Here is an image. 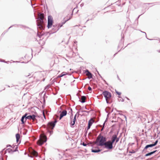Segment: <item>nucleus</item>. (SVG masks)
I'll return each instance as SVG.
<instances>
[{"instance_id": "obj_1", "label": "nucleus", "mask_w": 160, "mask_h": 160, "mask_svg": "<svg viewBox=\"0 0 160 160\" xmlns=\"http://www.w3.org/2000/svg\"><path fill=\"white\" fill-rule=\"evenodd\" d=\"M57 121L55 120L54 121H51L49 122L47 125V134H49V136H50L53 133V129L54 128Z\"/></svg>"}, {"instance_id": "obj_2", "label": "nucleus", "mask_w": 160, "mask_h": 160, "mask_svg": "<svg viewBox=\"0 0 160 160\" xmlns=\"http://www.w3.org/2000/svg\"><path fill=\"white\" fill-rule=\"evenodd\" d=\"M41 16L37 20V24L38 27L42 28V26L45 24L46 22V20L44 18V14L43 13L40 14Z\"/></svg>"}, {"instance_id": "obj_3", "label": "nucleus", "mask_w": 160, "mask_h": 160, "mask_svg": "<svg viewBox=\"0 0 160 160\" xmlns=\"http://www.w3.org/2000/svg\"><path fill=\"white\" fill-rule=\"evenodd\" d=\"M102 94L105 98L107 103H111L112 102V94L111 92L106 90H105L102 92Z\"/></svg>"}, {"instance_id": "obj_4", "label": "nucleus", "mask_w": 160, "mask_h": 160, "mask_svg": "<svg viewBox=\"0 0 160 160\" xmlns=\"http://www.w3.org/2000/svg\"><path fill=\"white\" fill-rule=\"evenodd\" d=\"M107 139L105 137L101 136L100 139H98L96 142V144L98 146H102L106 142Z\"/></svg>"}, {"instance_id": "obj_5", "label": "nucleus", "mask_w": 160, "mask_h": 160, "mask_svg": "<svg viewBox=\"0 0 160 160\" xmlns=\"http://www.w3.org/2000/svg\"><path fill=\"white\" fill-rule=\"evenodd\" d=\"M158 142V140H156L153 143L148 144L146 145L144 148L143 149L142 151V152L146 153L147 152H148V151H146V150L149 148H152L156 146Z\"/></svg>"}, {"instance_id": "obj_6", "label": "nucleus", "mask_w": 160, "mask_h": 160, "mask_svg": "<svg viewBox=\"0 0 160 160\" xmlns=\"http://www.w3.org/2000/svg\"><path fill=\"white\" fill-rule=\"evenodd\" d=\"M104 146H105V148L108 149H111L113 148V144L111 142L110 140L106 142Z\"/></svg>"}, {"instance_id": "obj_7", "label": "nucleus", "mask_w": 160, "mask_h": 160, "mask_svg": "<svg viewBox=\"0 0 160 160\" xmlns=\"http://www.w3.org/2000/svg\"><path fill=\"white\" fill-rule=\"evenodd\" d=\"M40 145H42L46 142L47 140V138L45 135H40L39 137Z\"/></svg>"}, {"instance_id": "obj_8", "label": "nucleus", "mask_w": 160, "mask_h": 160, "mask_svg": "<svg viewBox=\"0 0 160 160\" xmlns=\"http://www.w3.org/2000/svg\"><path fill=\"white\" fill-rule=\"evenodd\" d=\"M53 23V18L51 16H49L48 17L47 27L48 28H51Z\"/></svg>"}, {"instance_id": "obj_9", "label": "nucleus", "mask_w": 160, "mask_h": 160, "mask_svg": "<svg viewBox=\"0 0 160 160\" xmlns=\"http://www.w3.org/2000/svg\"><path fill=\"white\" fill-rule=\"evenodd\" d=\"M29 114L26 112L24 115L22 116L21 118V124H25L27 119V115H28Z\"/></svg>"}, {"instance_id": "obj_10", "label": "nucleus", "mask_w": 160, "mask_h": 160, "mask_svg": "<svg viewBox=\"0 0 160 160\" xmlns=\"http://www.w3.org/2000/svg\"><path fill=\"white\" fill-rule=\"evenodd\" d=\"M14 147H15V149L14 150H13L11 149L10 148H8L6 150V152L4 153V154L6 153V152H11L12 153H13L14 152H16V151H18V146L17 145H15Z\"/></svg>"}, {"instance_id": "obj_11", "label": "nucleus", "mask_w": 160, "mask_h": 160, "mask_svg": "<svg viewBox=\"0 0 160 160\" xmlns=\"http://www.w3.org/2000/svg\"><path fill=\"white\" fill-rule=\"evenodd\" d=\"M76 117H77V114H76L74 115V118L73 119V120L72 119V120H71L70 121L71 122L70 123V126L71 127H72V126H74L75 124V122L76 120Z\"/></svg>"}, {"instance_id": "obj_12", "label": "nucleus", "mask_w": 160, "mask_h": 160, "mask_svg": "<svg viewBox=\"0 0 160 160\" xmlns=\"http://www.w3.org/2000/svg\"><path fill=\"white\" fill-rule=\"evenodd\" d=\"M27 118L29 120H36V116L34 114H32V115H27Z\"/></svg>"}, {"instance_id": "obj_13", "label": "nucleus", "mask_w": 160, "mask_h": 160, "mask_svg": "<svg viewBox=\"0 0 160 160\" xmlns=\"http://www.w3.org/2000/svg\"><path fill=\"white\" fill-rule=\"evenodd\" d=\"M101 151V149H100L98 147L91 149L92 152L94 153H98L100 152Z\"/></svg>"}, {"instance_id": "obj_14", "label": "nucleus", "mask_w": 160, "mask_h": 160, "mask_svg": "<svg viewBox=\"0 0 160 160\" xmlns=\"http://www.w3.org/2000/svg\"><path fill=\"white\" fill-rule=\"evenodd\" d=\"M116 138V133L112 135L111 138V142L113 144L114 142H115Z\"/></svg>"}, {"instance_id": "obj_15", "label": "nucleus", "mask_w": 160, "mask_h": 160, "mask_svg": "<svg viewBox=\"0 0 160 160\" xmlns=\"http://www.w3.org/2000/svg\"><path fill=\"white\" fill-rule=\"evenodd\" d=\"M16 138L17 142L18 143V144H20L21 142V140H20V136L19 133H18L16 134Z\"/></svg>"}, {"instance_id": "obj_16", "label": "nucleus", "mask_w": 160, "mask_h": 160, "mask_svg": "<svg viewBox=\"0 0 160 160\" xmlns=\"http://www.w3.org/2000/svg\"><path fill=\"white\" fill-rule=\"evenodd\" d=\"M59 28L57 26V25H54L52 26V30H53V33L56 32L59 30Z\"/></svg>"}, {"instance_id": "obj_17", "label": "nucleus", "mask_w": 160, "mask_h": 160, "mask_svg": "<svg viewBox=\"0 0 160 160\" xmlns=\"http://www.w3.org/2000/svg\"><path fill=\"white\" fill-rule=\"evenodd\" d=\"M157 151H158V150H154L152 151L151 152H148V153L146 154L145 155V157H148V156H150L151 155H152V154L155 153Z\"/></svg>"}, {"instance_id": "obj_18", "label": "nucleus", "mask_w": 160, "mask_h": 160, "mask_svg": "<svg viewBox=\"0 0 160 160\" xmlns=\"http://www.w3.org/2000/svg\"><path fill=\"white\" fill-rule=\"evenodd\" d=\"M96 127L98 130H100L101 131H102L104 128V126L102 127V126L100 124L97 125Z\"/></svg>"}, {"instance_id": "obj_19", "label": "nucleus", "mask_w": 160, "mask_h": 160, "mask_svg": "<svg viewBox=\"0 0 160 160\" xmlns=\"http://www.w3.org/2000/svg\"><path fill=\"white\" fill-rule=\"evenodd\" d=\"M83 73L87 76L91 75L92 74L88 69H86V70L83 71Z\"/></svg>"}, {"instance_id": "obj_20", "label": "nucleus", "mask_w": 160, "mask_h": 160, "mask_svg": "<svg viewBox=\"0 0 160 160\" xmlns=\"http://www.w3.org/2000/svg\"><path fill=\"white\" fill-rule=\"evenodd\" d=\"M91 119L88 122V126L87 127V130H88L91 128V126L92 125L93 122H91Z\"/></svg>"}, {"instance_id": "obj_21", "label": "nucleus", "mask_w": 160, "mask_h": 160, "mask_svg": "<svg viewBox=\"0 0 160 160\" xmlns=\"http://www.w3.org/2000/svg\"><path fill=\"white\" fill-rule=\"evenodd\" d=\"M124 37H122L120 41V42L119 43V44L118 46V48H119V47H121L122 45L123 44V43L124 42Z\"/></svg>"}, {"instance_id": "obj_22", "label": "nucleus", "mask_w": 160, "mask_h": 160, "mask_svg": "<svg viewBox=\"0 0 160 160\" xmlns=\"http://www.w3.org/2000/svg\"><path fill=\"white\" fill-rule=\"evenodd\" d=\"M86 97L85 96H82L81 97V100H80L79 101L82 103H84L86 102Z\"/></svg>"}, {"instance_id": "obj_23", "label": "nucleus", "mask_w": 160, "mask_h": 160, "mask_svg": "<svg viewBox=\"0 0 160 160\" xmlns=\"http://www.w3.org/2000/svg\"><path fill=\"white\" fill-rule=\"evenodd\" d=\"M68 73L66 72H63L60 74L57 77L60 78L61 77H62L65 75H68Z\"/></svg>"}, {"instance_id": "obj_24", "label": "nucleus", "mask_w": 160, "mask_h": 160, "mask_svg": "<svg viewBox=\"0 0 160 160\" xmlns=\"http://www.w3.org/2000/svg\"><path fill=\"white\" fill-rule=\"evenodd\" d=\"M60 114L63 117L66 116L67 113V112L66 110H64L62 112L60 111Z\"/></svg>"}, {"instance_id": "obj_25", "label": "nucleus", "mask_w": 160, "mask_h": 160, "mask_svg": "<svg viewBox=\"0 0 160 160\" xmlns=\"http://www.w3.org/2000/svg\"><path fill=\"white\" fill-rule=\"evenodd\" d=\"M118 132H117L116 133V138L115 142V144H116L119 141V138L118 137Z\"/></svg>"}, {"instance_id": "obj_26", "label": "nucleus", "mask_w": 160, "mask_h": 160, "mask_svg": "<svg viewBox=\"0 0 160 160\" xmlns=\"http://www.w3.org/2000/svg\"><path fill=\"white\" fill-rule=\"evenodd\" d=\"M118 98H120V99H118V101L120 102V101H121L122 102H123L124 101V99H123L122 98L121 96H118Z\"/></svg>"}, {"instance_id": "obj_27", "label": "nucleus", "mask_w": 160, "mask_h": 160, "mask_svg": "<svg viewBox=\"0 0 160 160\" xmlns=\"http://www.w3.org/2000/svg\"><path fill=\"white\" fill-rule=\"evenodd\" d=\"M33 154L34 156H38V152L36 151L35 150H33Z\"/></svg>"}, {"instance_id": "obj_28", "label": "nucleus", "mask_w": 160, "mask_h": 160, "mask_svg": "<svg viewBox=\"0 0 160 160\" xmlns=\"http://www.w3.org/2000/svg\"><path fill=\"white\" fill-rule=\"evenodd\" d=\"M102 94H101L100 95L97 96V98L99 99H102L103 98Z\"/></svg>"}, {"instance_id": "obj_29", "label": "nucleus", "mask_w": 160, "mask_h": 160, "mask_svg": "<svg viewBox=\"0 0 160 160\" xmlns=\"http://www.w3.org/2000/svg\"><path fill=\"white\" fill-rule=\"evenodd\" d=\"M140 31H141V32H142L145 33V36H146V38L147 39H148V40H153V39H150L148 38L147 37V36L146 33L145 32L142 31H141V30H140Z\"/></svg>"}, {"instance_id": "obj_30", "label": "nucleus", "mask_w": 160, "mask_h": 160, "mask_svg": "<svg viewBox=\"0 0 160 160\" xmlns=\"http://www.w3.org/2000/svg\"><path fill=\"white\" fill-rule=\"evenodd\" d=\"M142 14H141V15H139L138 17V18L136 19V20H135V22H137V24L138 25V18L141 15H142Z\"/></svg>"}, {"instance_id": "obj_31", "label": "nucleus", "mask_w": 160, "mask_h": 160, "mask_svg": "<svg viewBox=\"0 0 160 160\" xmlns=\"http://www.w3.org/2000/svg\"><path fill=\"white\" fill-rule=\"evenodd\" d=\"M115 92L118 95H119V96H120L121 94V92L118 91L116 90H115Z\"/></svg>"}, {"instance_id": "obj_32", "label": "nucleus", "mask_w": 160, "mask_h": 160, "mask_svg": "<svg viewBox=\"0 0 160 160\" xmlns=\"http://www.w3.org/2000/svg\"><path fill=\"white\" fill-rule=\"evenodd\" d=\"M93 74L91 75L88 76V77L87 78H88L89 79H90L91 78H93Z\"/></svg>"}, {"instance_id": "obj_33", "label": "nucleus", "mask_w": 160, "mask_h": 160, "mask_svg": "<svg viewBox=\"0 0 160 160\" xmlns=\"http://www.w3.org/2000/svg\"><path fill=\"white\" fill-rule=\"evenodd\" d=\"M63 25L61 23H59L58 25H57V26L59 29H60V28Z\"/></svg>"}, {"instance_id": "obj_34", "label": "nucleus", "mask_w": 160, "mask_h": 160, "mask_svg": "<svg viewBox=\"0 0 160 160\" xmlns=\"http://www.w3.org/2000/svg\"><path fill=\"white\" fill-rule=\"evenodd\" d=\"M50 87V85H47L45 87V88H44V89H48L49 87Z\"/></svg>"}, {"instance_id": "obj_35", "label": "nucleus", "mask_w": 160, "mask_h": 160, "mask_svg": "<svg viewBox=\"0 0 160 160\" xmlns=\"http://www.w3.org/2000/svg\"><path fill=\"white\" fill-rule=\"evenodd\" d=\"M70 120H72L73 118V113L72 112L70 117Z\"/></svg>"}, {"instance_id": "obj_36", "label": "nucleus", "mask_w": 160, "mask_h": 160, "mask_svg": "<svg viewBox=\"0 0 160 160\" xmlns=\"http://www.w3.org/2000/svg\"><path fill=\"white\" fill-rule=\"evenodd\" d=\"M81 144L84 146H86L88 145L87 144L85 143L84 142H83Z\"/></svg>"}, {"instance_id": "obj_37", "label": "nucleus", "mask_w": 160, "mask_h": 160, "mask_svg": "<svg viewBox=\"0 0 160 160\" xmlns=\"http://www.w3.org/2000/svg\"><path fill=\"white\" fill-rule=\"evenodd\" d=\"M8 32V30L5 31L2 34V36H3L7 32Z\"/></svg>"}, {"instance_id": "obj_38", "label": "nucleus", "mask_w": 160, "mask_h": 160, "mask_svg": "<svg viewBox=\"0 0 160 160\" xmlns=\"http://www.w3.org/2000/svg\"><path fill=\"white\" fill-rule=\"evenodd\" d=\"M43 104H45V98L44 96H43Z\"/></svg>"}, {"instance_id": "obj_39", "label": "nucleus", "mask_w": 160, "mask_h": 160, "mask_svg": "<svg viewBox=\"0 0 160 160\" xmlns=\"http://www.w3.org/2000/svg\"><path fill=\"white\" fill-rule=\"evenodd\" d=\"M67 109H68V110H70V111L71 112V113L72 112H72H73V111H72V108H67Z\"/></svg>"}, {"instance_id": "obj_40", "label": "nucleus", "mask_w": 160, "mask_h": 160, "mask_svg": "<svg viewBox=\"0 0 160 160\" xmlns=\"http://www.w3.org/2000/svg\"><path fill=\"white\" fill-rule=\"evenodd\" d=\"M88 130H87V129H86L85 130L84 135L85 136H86L87 135V133H88Z\"/></svg>"}, {"instance_id": "obj_41", "label": "nucleus", "mask_w": 160, "mask_h": 160, "mask_svg": "<svg viewBox=\"0 0 160 160\" xmlns=\"http://www.w3.org/2000/svg\"><path fill=\"white\" fill-rule=\"evenodd\" d=\"M135 152H136V151H134V150H132V151H130L129 152V153H135Z\"/></svg>"}, {"instance_id": "obj_42", "label": "nucleus", "mask_w": 160, "mask_h": 160, "mask_svg": "<svg viewBox=\"0 0 160 160\" xmlns=\"http://www.w3.org/2000/svg\"><path fill=\"white\" fill-rule=\"evenodd\" d=\"M70 19V18H69V19H68L67 20L65 21H63V22H62L61 24H62V25H63V24H64L67 21H68V20Z\"/></svg>"}, {"instance_id": "obj_43", "label": "nucleus", "mask_w": 160, "mask_h": 160, "mask_svg": "<svg viewBox=\"0 0 160 160\" xmlns=\"http://www.w3.org/2000/svg\"><path fill=\"white\" fill-rule=\"evenodd\" d=\"M88 89L89 91H92V88L91 87H90V86H89L88 87Z\"/></svg>"}, {"instance_id": "obj_44", "label": "nucleus", "mask_w": 160, "mask_h": 160, "mask_svg": "<svg viewBox=\"0 0 160 160\" xmlns=\"http://www.w3.org/2000/svg\"><path fill=\"white\" fill-rule=\"evenodd\" d=\"M150 148H148V149H147L146 150V151H148V152H149V151H152V149H151Z\"/></svg>"}, {"instance_id": "obj_45", "label": "nucleus", "mask_w": 160, "mask_h": 160, "mask_svg": "<svg viewBox=\"0 0 160 160\" xmlns=\"http://www.w3.org/2000/svg\"><path fill=\"white\" fill-rule=\"evenodd\" d=\"M154 3H144L145 4H148V5H150V4H152V5H153L154 4H153Z\"/></svg>"}, {"instance_id": "obj_46", "label": "nucleus", "mask_w": 160, "mask_h": 160, "mask_svg": "<svg viewBox=\"0 0 160 160\" xmlns=\"http://www.w3.org/2000/svg\"><path fill=\"white\" fill-rule=\"evenodd\" d=\"M63 117V116L61 115V114L60 115V117L59 118V120H61Z\"/></svg>"}, {"instance_id": "obj_47", "label": "nucleus", "mask_w": 160, "mask_h": 160, "mask_svg": "<svg viewBox=\"0 0 160 160\" xmlns=\"http://www.w3.org/2000/svg\"><path fill=\"white\" fill-rule=\"evenodd\" d=\"M42 114H43V116L44 118L45 119H46V116L45 115V114L44 113V112H42Z\"/></svg>"}, {"instance_id": "obj_48", "label": "nucleus", "mask_w": 160, "mask_h": 160, "mask_svg": "<svg viewBox=\"0 0 160 160\" xmlns=\"http://www.w3.org/2000/svg\"><path fill=\"white\" fill-rule=\"evenodd\" d=\"M79 111H78V112H77V113H76V114H77V115H78V117H79V116L80 115V114H79Z\"/></svg>"}, {"instance_id": "obj_49", "label": "nucleus", "mask_w": 160, "mask_h": 160, "mask_svg": "<svg viewBox=\"0 0 160 160\" xmlns=\"http://www.w3.org/2000/svg\"><path fill=\"white\" fill-rule=\"evenodd\" d=\"M98 75L100 77V78H101V79L102 80L103 79V78L102 77V76H101V75L100 74H99Z\"/></svg>"}, {"instance_id": "obj_50", "label": "nucleus", "mask_w": 160, "mask_h": 160, "mask_svg": "<svg viewBox=\"0 0 160 160\" xmlns=\"http://www.w3.org/2000/svg\"><path fill=\"white\" fill-rule=\"evenodd\" d=\"M107 85H108V83H107V82H106V81L103 79V80H102Z\"/></svg>"}, {"instance_id": "obj_51", "label": "nucleus", "mask_w": 160, "mask_h": 160, "mask_svg": "<svg viewBox=\"0 0 160 160\" xmlns=\"http://www.w3.org/2000/svg\"><path fill=\"white\" fill-rule=\"evenodd\" d=\"M11 147L12 148V146L11 145H10V144H8L7 145V147Z\"/></svg>"}, {"instance_id": "obj_52", "label": "nucleus", "mask_w": 160, "mask_h": 160, "mask_svg": "<svg viewBox=\"0 0 160 160\" xmlns=\"http://www.w3.org/2000/svg\"><path fill=\"white\" fill-rule=\"evenodd\" d=\"M45 106V104H43V105L42 106V108H44Z\"/></svg>"}, {"instance_id": "obj_53", "label": "nucleus", "mask_w": 160, "mask_h": 160, "mask_svg": "<svg viewBox=\"0 0 160 160\" xmlns=\"http://www.w3.org/2000/svg\"><path fill=\"white\" fill-rule=\"evenodd\" d=\"M28 156L31 158H32L33 157L32 156L30 155L29 154H28Z\"/></svg>"}, {"instance_id": "obj_54", "label": "nucleus", "mask_w": 160, "mask_h": 160, "mask_svg": "<svg viewBox=\"0 0 160 160\" xmlns=\"http://www.w3.org/2000/svg\"><path fill=\"white\" fill-rule=\"evenodd\" d=\"M38 36L40 38H41V37L42 36V35H39L38 34H37Z\"/></svg>"}, {"instance_id": "obj_55", "label": "nucleus", "mask_w": 160, "mask_h": 160, "mask_svg": "<svg viewBox=\"0 0 160 160\" xmlns=\"http://www.w3.org/2000/svg\"><path fill=\"white\" fill-rule=\"evenodd\" d=\"M14 26V25H12L7 30H8V31L9 30V29H10V28H11L13 26Z\"/></svg>"}, {"instance_id": "obj_56", "label": "nucleus", "mask_w": 160, "mask_h": 160, "mask_svg": "<svg viewBox=\"0 0 160 160\" xmlns=\"http://www.w3.org/2000/svg\"><path fill=\"white\" fill-rule=\"evenodd\" d=\"M14 26V25H12L7 30H8V31L9 30V29H10V28H11L13 26Z\"/></svg>"}, {"instance_id": "obj_57", "label": "nucleus", "mask_w": 160, "mask_h": 160, "mask_svg": "<svg viewBox=\"0 0 160 160\" xmlns=\"http://www.w3.org/2000/svg\"><path fill=\"white\" fill-rule=\"evenodd\" d=\"M89 112V111H85V110H84V112H87L88 113Z\"/></svg>"}, {"instance_id": "obj_58", "label": "nucleus", "mask_w": 160, "mask_h": 160, "mask_svg": "<svg viewBox=\"0 0 160 160\" xmlns=\"http://www.w3.org/2000/svg\"><path fill=\"white\" fill-rule=\"evenodd\" d=\"M117 78H118V80H119L120 81H121V80L120 79V78H119V77H118V75H117Z\"/></svg>"}, {"instance_id": "obj_59", "label": "nucleus", "mask_w": 160, "mask_h": 160, "mask_svg": "<svg viewBox=\"0 0 160 160\" xmlns=\"http://www.w3.org/2000/svg\"><path fill=\"white\" fill-rule=\"evenodd\" d=\"M105 122H104V123H103V125H102L103 127V126H104V127L105 125Z\"/></svg>"}, {"instance_id": "obj_60", "label": "nucleus", "mask_w": 160, "mask_h": 160, "mask_svg": "<svg viewBox=\"0 0 160 160\" xmlns=\"http://www.w3.org/2000/svg\"><path fill=\"white\" fill-rule=\"evenodd\" d=\"M57 93H58V92H57L56 93H53V95H56V94H57Z\"/></svg>"}, {"instance_id": "obj_61", "label": "nucleus", "mask_w": 160, "mask_h": 160, "mask_svg": "<svg viewBox=\"0 0 160 160\" xmlns=\"http://www.w3.org/2000/svg\"><path fill=\"white\" fill-rule=\"evenodd\" d=\"M107 120H108V118H107L104 122H105L106 123V122L107 121Z\"/></svg>"}, {"instance_id": "obj_62", "label": "nucleus", "mask_w": 160, "mask_h": 160, "mask_svg": "<svg viewBox=\"0 0 160 160\" xmlns=\"http://www.w3.org/2000/svg\"><path fill=\"white\" fill-rule=\"evenodd\" d=\"M107 108L109 110H110L111 109V108L110 107H108Z\"/></svg>"}, {"instance_id": "obj_63", "label": "nucleus", "mask_w": 160, "mask_h": 160, "mask_svg": "<svg viewBox=\"0 0 160 160\" xmlns=\"http://www.w3.org/2000/svg\"><path fill=\"white\" fill-rule=\"evenodd\" d=\"M64 40H65V39H63V40L62 41V42H61V43H62L63 42H64Z\"/></svg>"}, {"instance_id": "obj_64", "label": "nucleus", "mask_w": 160, "mask_h": 160, "mask_svg": "<svg viewBox=\"0 0 160 160\" xmlns=\"http://www.w3.org/2000/svg\"><path fill=\"white\" fill-rule=\"evenodd\" d=\"M105 110L106 112V113H109V112H108V111H107V110H106V109H105Z\"/></svg>"}]
</instances>
